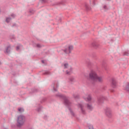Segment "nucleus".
<instances>
[{"label": "nucleus", "mask_w": 129, "mask_h": 129, "mask_svg": "<svg viewBox=\"0 0 129 129\" xmlns=\"http://www.w3.org/2000/svg\"><path fill=\"white\" fill-rule=\"evenodd\" d=\"M105 113L108 117H111V110L109 108H106L105 110Z\"/></svg>", "instance_id": "nucleus-6"}, {"label": "nucleus", "mask_w": 129, "mask_h": 129, "mask_svg": "<svg viewBox=\"0 0 129 129\" xmlns=\"http://www.w3.org/2000/svg\"><path fill=\"white\" fill-rule=\"evenodd\" d=\"M56 97H59V98H61L63 100V103L66 106H67L70 110V113L73 116H75V113L71 109V106H72V103L70 102V101L68 99V97L64 95L61 94L60 93H58L55 95Z\"/></svg>", "instance_id": "nucleus-1"}, {"label": "nucleus", "mask_w": 129, "mask_h": 129, "mask_svg": "<svg viewBox=\"0 0 129 129\" xmlns=\"http://www.w3.org/2000/svg\"><path fill=\"white\" fill-rule=\"evenodd\" d=\"M52 87H53V89L54 91H57V88L59 87V85L56 82L55 83L52 84Z\"/></svg>", "instance_id": "nucleus-8"}, {"label": "nucleus", "mask_w": 129, "mask_h": 129, "mask_svg": "<svg viewBox=\"0 0 129 129\" xmlns=\"http://www.w3.org/2000/svg\"><path fill=\"white\" fill-rule=\"evenodd\" d=\"M97 1V0H93L92 4L93 5V6H95V4H96Z\"/></svg>", "instance_id": "nucleus-26"}, {"label": "nucleus", "mask_w": 129, "mask_h": 129, "mask_svg": "<svg viewBox=\"0 0 129 129\" xmlns=\"http://www.w3.org/2000/svg\"><path fill=\"white\" fill-rule=\"evenodd\" d=\"M69 80L70 81H71V82H73L74 81V78L71 77V78H70Z\"/></svg>", "instance_id": "nucleus-21"}, {"label": "nucleus", "mask_w": 129, "mask_h": 129, "mask_svg": "<svg viewBox=\"0 0 129 129\" xmlns=\"http://www.w3.org/2000/svg\"><path fill=\"white\" fill-rule=\"evenodd\" d=\"M45 100H46V98H44V99H43L42 102H44V101H45Z\"/></svg>", "instance_id": "nucleus-38"}, {"label": "nucleus", "mask_w": 129, "mask_h": 129, "mask_svg": "<svg viewBox=\"0 0 129 129\" xmlns=\"http://www.w3.org/2000/svg\"><path fill=\"white\" fill-rule=\"evenodd\" d=\"M47 118H48V116H47V115H44V119H47Z\"/></svg>", "instance_id": "nucleus-31"}, {"label": "nucleus", "mask_w": 129, "mask_h": 129, "mask_svg": "<svg viewBox=\"0 0 129 129\" xmlns=\"http://www.w3.org/2000/svg\"><path fill=\"white\" fill-rule=\"evenodd\" d=\"M68 66H69L68 63H65L64 64V69L68 68Z\"/></svg>", "instance_id": "nucleus-28"}, {"label": "nucleus", "mask_w": 129, "mask_h": 129, "mask_svg": "<svg viewBox=\"0 0 129 129\" xmlns=\"http://www.w3.org/2000/svg\"><path fill=\"white\" fill-rule=\"evenodd\" d=\"M11 20H12V18H11V17L6 18V21L7 23H10V22H11Z\"/></svg>", "instance_id": "nucleus-17"}, {"label": "nucleus", "mask_w": 129, "mask_h": 129, "mask_svg": "<svg viewBox=\"0 0 129 129\" xmlns=\"http://www.w3.org/2000/svg\"><path fill=\"white\" fill-rule=\"evenodd\" d=\"M87 109H89V110H92V109H93V107H92V105H91V104H88Z\"/></svg>", "instance_id": "nucleus-15"}, {"label": "nucleus", "mask_w": 129, "mask_h": 129, "mask_svg": "<svg viewBox=\"0 0 129 129\" xmlns=\"http://www.w3.org/2000/svg\"><path fill=\"white\" fill-rule=\"evenodd\" d=\"M65 3V0H62L61 2H58L56 4V5H63Z\"/></svg>", "instance_id": "nucleus-20"}, {"label": "nucleus", "mask_w": 129, "mask_h": 129, "mask_svg": "<svg viewBox=\"0 0 129 129\" xmlns=\"http://www.w3.org/2000/svg\"><path fill=\"white\" fill-rule=\"evenodd\" d=\"M10 38L11 39H15V35H12L10 36Z\"/></svg>", "instance_id": "nucleus-30"}, {"label": "nucleus", "mask_w": 129, "mask_h": 129, "mask_svg": "<svg viewBox=\"0 0 129 129\" xmlns=\"http://www.w3.org/2000/svg\"><path fill=\"white\" fill-rule=\"evenodd\" d=\"M73 50V46L70 45L69 46V48H66V49L63 50V52L66 53V54H70L71 53V51Z\"/></svg>", "instance_id": "nucleus-5"}, {"label": "nucleus", "mask_w": 129, "mask_h": 129, "mask_svg": "<svg viewBox=\"0 0 129 129\" xmlns=\"http://www.w3.org/2000/svg\"><path fill=\"white\" fill-rule=\"evenodd\" d=\"M85 8L87 11H90L91 10V8L87 4H85Z\"/></svg>", "instance_id": "nucleus-18"}, {"label": "nucleus", "mask_w": 129, "mask_h": 129, "mask_svg": "<svg viewBox=\"0 0 129 129\" xmlns=\"http://www.w3.org/2000/svg\"><path fill=\"white\" fill-rule=\"evenodd\" d=\"M73 96H74V98H76V99L79 98V95H75V94H74Z\"/></svg>", "instance_id": "nucleus-22"}, {"label": "nucleus", "mask_w": 129, "mask_h": 129, "mask_svg": "<svg viewBox=\"0 0 129 129\" xmlns=\"http://www.w3.org/2000/svg\"><path fill=\"white\" fill-rule=\"evenodd\" d=\"M87 81L89 82H95L98 81V82H103V77L98 76L97 74L94 71H91L89 74V77H86Z\"/></svg>", "instance_id": "nucleus-2"}, {"label": "nucleus", "mask_w": 129, "mask_h": 129, "mask_svg": "<svg viewBox=\"0 0 129 129\" xmlns=\"http://www.w3.org/2000/svg\"><path fill=\"white\" fill-rule=\"evenodd\" d=\"M11 17H12V18L13 19H14V18H16V15H15V14H12L11 15Z\"/></svg>", "instance_id": "nucleus-27"}, {"label": "nucleus", "mask_w": 129, "mask_h": 129, "mask_svg": "<svg viewBox=\"0 0 129 129\" xmlns=\"http://www.w3.org/2000/svg\"><path fill=\"white\" fill-rule=\"evenodd\" d=\"M36 46L37 47V48H41V44H37L36 45Z\"/></svg>", "instance_id": "nucleus-29"}, {"label": "nucleus", "mask_w": 129, "mask_h": 129, "mask_svg": "<svg viewBox=\"0 0 129 129\" xmlns=\"http://www.w3.org/2000/svg\"><path fill=\"white\" fill-rule=\"evenodd\" d=\"M84 98L86 101H90V100H91V95H86V97H84Z\"/></svg>", "instance_id": "nucleus-11"}, {"label": "nucleus", "mask_w": 129, "mask_h": 129, "mask_svg": "<svg viewBox=\"0 0 129 129\" xmlns=\"http://www.w3.org/2000/svg\"><path fill=\"white\" fill-rule=\"evenodd\" d=\"M15 26H17V24H14L13 25V27H15Z\"/></svg>", "instance_id": "nucleus-36"}, {"label": "nucleus", "mask_w": 129, "mask_h": 129, "mask_svg": "<svg viewBox=\"0 0 129 129\" xmlns=\"http://www.w3.org/2000/svg\"><path fill=\"white\" fill-rule=\"evenodd\" d=\"M44 74L45 75H49L50 74V72L49 71H46L45 72V73H44Z\"/></svg>", "instance_id": "nucleus-24"}, {"label": "nucleus", "mask_w": 129, "mask_h": 129, "mask_svg": "<svg viewBox=\"0 0 129 129\" xmlns=\"http://www.w3.org/2000/svg\"><path fill=\"white\" fill-rule=\"evenodd\" d=\"M66 73L68 75H70L72 73V68L70 67L69 70L66 71Z\"/></svg>", "instance_id": "nucleus-13"}, {"label": "nucleus", "mask_w": 129, "mask_h": 129, "mask_svg": "<svg viewBox=\"0 0 129 129\" xmlns=\"http://www.w3.org/2000/svg\"><path fill=\"white\" fill-rule=\"evenodd\" d=\"M78 108L80 109L81 113L82 114H86V111L85 110V105L84 104L79 103L78 104Z\"/></svg>", "instance_id": "nucleus-4"}, {"label": "nucleus", "mask_w": 129, "mask_h": 129, "mask_svg": "<svg viewBox=\"0 0 129 129\" xmlns=\"http://www.w3.org/2000/svg\"><path fill=\"white\" fill-rule=\"evenodd\" d=\"M26 121V117L23 115H20L18 116L16 125L17 127H22L25 124Z\"/></svg>", "instance_id": "nucleus-3"}, {"label": "nucleus", "mask_w": 129, "mask_h": 129, "mask_svg": "<svg viewBox=\"0 0 129 129\" xmlns=\"http://www.w3.org/2000/svg\"><path fill=\"white\" fill-rule=\"evenodd\" d=\"M103 9L105 10V11L108 10V7H107V6L104 5L103 6Z\"/></svg>", "instance_id": "nucleus-23"}, {"label": "nucleus", "mask_w": 129, "mask_h": 129, "mask_svg": "<svg viewBox=\"0 0 129 129\" xmlns=\"http://www.w3.org/2000/svg\"><path fill=\"white\" fill-rule=\"evenodd\" d=\"M11 50H12V47H11V45H9L6 48L5 53H7V54H10V53L11 52Z\"/></svg>", "instance_id": "nucleus-10"}, {"label": "nucleus", "mask_w": 129, "mask_h": 129, "mask_svg": "<svg viewBox=\"0 0 129 129\" xmlns=\"http://www.w3.org/2000/svg\"><path fill=\"white\" fill-rule=\"evenodd\" d=\"M40 2H41V3H42L43 4H44V3H46V0H40Z\"/></svg>", "instance_id": "nucleus-33"}, {"label": "nucleus", "mask_w": 129, "mask_h": 129, "mask_svg": "<svg viewBox=\"0 0 129 129\" xmlns=\"http://www.w3.org/2000/svg\"><path fill=\"white\" fill-rule=\"evenodd\" d=\"M29 13H30V14H33V11H31V10H30V11H29Z\"/></svg>", "instance_id": "nucleus-35"}, {"label": "nucleus", "mask_w": 129, "mask_h": 129, "mask_svg": "<svg viewBox=\"0 0 129 129\" xmlns=\"http://www.w3.org/2000/svg\"><path fill=\"white\" fill-rule=\"evenodd\" d=\"M89 129H93V126L90 125L89 126Z\"/></svg>", "instance_id": "nucleus-32"}, {"label": "nucleus", "mask_w": 129, "mask_h": 129, "mask_svg": "<svg viewBox=\"0 0 129 129\" xmlns=\"http://www.w3.org/2000/svg\"><path fill=\"white\" fill-rule=\"evenodd\" d=\"M105 99V98L104 97H103V96H100L98 98V103H102V102H103Z\"/></svg>", "instance_id": "nucleus-7"}, {"label": "nucleus", "mask_w": 129, "mask_h": 129, "mask_svg": "<svg viewBox=\"0 0 129 129\" xmlns=\"http://www.w3.org/2000/svg\"><path fill=\"white\" fill-rule=\"evenodd\" d=\"M18 111H19V112H24V111H25V110L23 108H19Z\"/></svg>", "instance_id": "nucleus-19"}, {"label": "nucleus", "mask_w": 129, "mask_h": 129, "mask_svg": "<svg viewBox=\"0 0 129 129\" xmlns=\"http://www.w3.org/2000/svg\"><path fill=\"white\" fill-rule=\"evenodd\" d=\"M36 110H37L38 112H40V111H41V110H42V106H41V105H38V107L37 108V109H36Z\"/></svg>", "instance_id": "nucleus-16"}, {"label": "nucleus", "mask_w": 129, "mask_h": 129, "mask_svg": "<svg viewBox=\"0 0 129 129\" xmlns=\"http://www.w3.org/2000/svg\"><path fill=\"white\" fill-rule=\"evenodd\" d=\"M2 64V62H1V61H0V65Z\"/></svg>", "instance_id": "nucleus-40"}, {"label": "nucleus", "mask_w": 129, "mask_h": 129, "mask_svg": "<svg viewBox=\"0 0 129 129\" xmlns=\"http://www.w3.org/2000/svg\"><path fill=\"white\" fill-rule=\"evenodd\" d=\"M128 52L125 51L124 52L123 55L124 56H128Z\"/></svg>", "instance_id": "nucleus-25"}, {"label": "nucleus", "mask_w": 129, "mask_h": 129, "mask_svg": "<svg viewBox=\"0 0 129 129\" xmlns=\"http://www.w3.org/2000/svg\"><path fill=\"white\" fill-rule=\"evenodd\" d=\"M111 92H113V90H111Z\"/></svg>", "instance_id": "nucleus-39"}, {"label": "nucleus", "mask_w": 129, "mask_h": 129, "mask_svg": "<svg viewBox=\"0 0 129 129\" xmlns=\"http://www.w3.org/2000/svg\"><path fill=\"white\" fill-rule=\"evenodd\" d=\"M41 62H42V63H43V64H44V63H45V61H44V60H41Z\"/></svg>", "instance_id": "nucleus-37"}, {"label": "nucleus", "mask_w": 129, "mask_h": 129, "mask_svg": "<svg viewBox=\"0 0 129 129\" xmlns=\"http://www.w3.org/2000/svg\"><path fill=\"white\" fill-rule=\"evenodd\" d=\"M107 1H109V0H107Z\"/></svg>", "instance_id": "nucleus-41"}, {"label": "nucleus", "mask_w": 129, "mask_h": 129, "mask_svg": "<svg viewBox=\"0 0 129 129\" xmlns=\"http://www.w3.org/2000/svg\"><path fill=\"white\" fill-rule=\"evenodd\" d=\"M19 49H20V46H17L16 47L17 51L19 50Z\"/></svg>", "instance_id": "nucleus-34"}, {"label": "nucleus", "mask_w": 129, "mask_h": 129, "mask_svg": "<svg viewBox=\"0 0 129 129\" xmlns=\"http://www.w3.org/2000/svg\"><path fill=\"white\" fill-rule=\"evenodd\" d=\"M124 90H126V91H127V92H129V83H127L125 86L124 87Z\"/></svg>", "instance_id": "nucleus-14"}, {"label": "nucleus", "mask_w": 129, "mask_h": 129, "mask_svg": "<svg viewBox=\"0 0 129 129\" xmlns=\"http://www.w3.org/2000/svg\"><path fill=\"white\" fill-rule=\"evenodd\" d=\"M93 47H94V48H95L96 49H97V48H98V47H99V44L96 42H93L92 44Z\"/></svg>", "instance_id": "nucleus-12"}, {"label": "nucleus", "mask_w": 129, "mask_h": 129, "mask_svg": "<svg viewBox=\"0 0 129 129\" xmlns=\"http://www.w3.org/2000/svg\"><path fill=\"white\" fill-rule=\"evenodd\" d=\"M111 82L112 87L115 88L116 87V81H115V79L112 78L111 79Z\"/></svg>", "instance_id": "nucleus-9"}]
</instances>
